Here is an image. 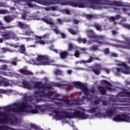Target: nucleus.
<instances>
[{
  "label": "nucleus",
  "instance_id": "nucleus-37",
  "mask_svg": "<svg viewBox=\"0 0 130 130\" xmlns=\"http://www.w3.org/2000/svg\"><path fill=\"white\" fill-rule=\"evenodd\" d=\"M69 32H70V33H77V31L75 30H74L73 28H69Z\"/></svg>",
  "mask_w": 130,
  "mask_h": 130
},
{
  "label": "nucleus",
  "instance_id": "nucleus-8",
  "mask_svg": "<svg viewBox=\"0 0 130 130\" xmlns=\"http://www.w3.org/2000/svg\"><path fill=\"white\" fill-rule=\"evenodd\" d=\"M125 42H121L119 41V44L117 45V47L119 48H123L124 49H130V39L123 37Z\"/></svg>",
  "mask_w": 130,
  "mask_h": 130
},
{
  "label": "nucleus",
  "instance_id": "nucleus-42",
  "mask_svg": "<svg viewBox=\"0 0 130 130\" xmlns=\"http://www.w3.org/2000/svg\"><path fill=\"white\" fill-rule=\"evenodd\" d=\"M50 9L52 11H56L57 10V8L55 6H52Z\"/></svg>",
  "mask_w": 130,
  "mask_h": 130
},
{
  "label": "nucleus",
  "instance_id": "nucleus-57",
  "mask_svg": "<svg viewBox=\"0 0 130 130\" xmlns=\"http://www.w3.org/2000/svg\"><path fill=\"white\" fill-rule=\"evenodd\" d=\"M5 5H4V3L3 2H0V8L1 7H4Z\"/></svg>",
  "mask_w": 130,
  "mask_h": 130
},
{
  "label": "nucleus",
  "instance_id": "nucleus-21",
  "mask_svg": "<svg viewBox=\"0 0 130 130\" xmlns=\"http://www.w3.org/2000/svg\"><path fill=\"white\" fill-rule=\"evenodd\" d=\"M17 25L20 29H27V28H29V25L28 24H25L23 23H22L21 21H18L17 23Z\"/></svg>",
  "mask_w": 130,
  "mask_h": 130
},
{
  "label": "nucleus",
  "instance_id": "nucleus-46",
  "mask_svg": "<svg viewBox=\"0 0 130 130\" xmlns=\"http://www.w3.org/2000/svg\"><path fill=\"white\" fill-rule=\"evenodd\" d=\"M53 30L54 31V32H55V33H60L59 29H58V28H54Z\"/></svg>",
  "mask_w": 130,
  "mask_h": 130
},
{
  "label": "nucleus",
  "instance_id": "nucleus-47",
  "mask_svg": "<svg viewBox=\"0 0 130 130\" xmlns=\"http://www.w3.org/2000/svg\"><path fill=\"white\" fill-rule=\"evenodd\" d=\"M60 35H61L62 38H66V37H67V35L64 33H60Z\"/></svg>",
  "mask_w": 130,
  "mask_h": 130
},
{
  "label": "nucleus",
  "instance_id": "nucleus-29",
  "mask_svg": "<svg viewBox=\"0 0 130 130\" xmlns=\"http://www.w3.org/2000/svg\"><path fill=\"white\" fill-rule=\"evenodd\" d=\"M87 20H92V19H95V15L93 14H87L85 16Z\"/></svg>",
  "mask_w": 130,
  "mask_h": 130
},
{
  "label": "nucleus",
  "instance_id": "nucleus-17",
  "mask_svg": "<svg viewBox=\"0 0 130 130\" xmlns=\"http://www.w3.org/2000/svg\"><path fill=\"white\" fill-rule=\"evenodd\" d=\"M0 75H3L5 77H14V76H16V74L13 73L12 72H7L5 71L0 72Z\"/></svg>",
  "mask_w": 130,
  "mask_h": 130
},
{
  "label": "nucleus",
  "instance_id": "nucleus-10",
  "mask_svg": "<svg viewBox=\"0 0 130 130\" xmlns=\"http://www.w3.org/2000/svg\"><path fill=\"white\" fill-rule=\"evenodd\" d=\"M105 1V5L106 6H115L116 7H124V4L121 1H115L114 2L111 0H103Z\"/></svg>",
  "mask_w": 130,
  "mask_h": 130
},
{
  "label": "nucleus",
  "instance_id": "nucleus-25",
  "mask_svg": "<svg viewBox=\"0 0 130 130\" xmlns=\"http://www.w3.org/2000/svg\"><path fill=\"white\" fill-rule=\"evenodd\" d=\"M93 27L95 28L97 31H102V26L100 23H94L93 24Z\"/></svg>",
  "mask_w": 130,
  "mask_h": 130
},
{
  "label": "nucleus",
  "instance_id": "nucleus-20",
  "mask_svg": "<svg viewBox=\"0 0 130 130\" xmlns=\"http://www.w3.org/2000/svg\"><path fill=\"white\" fill-rule=\"evenodd\" d=\"M18 52L26 55V47H25V45H21L19 46Z\"/></svg>",
  "mask_w": 130,
  "mask_h": 130
},
{
  "label": "nucleus",
  "instance_id": "nucleus-19",
  "mask_svg": "<svg viewBox=\"0 0 130 130\" xmlns=\"http://www.w3.org/2000/svg\"><path fill=\"white\" fill-rule=\"evenodd\" d=\"M18 59L17 58H13L11 59L12 61H10L9 60H5V63H11L12 64V66H17V61H18Z\"/></svg>",
  "mask_w": 130,
  "mask_h": 130
},
{
  "label": "nucleus",
  "instance_id": "nucleus-28",
  "mask_svg": "<svg viewBox=\"0 0 130 130\" xmlns=\"http://www.w3.org/2000/svg\"><path fill=\"white\" fill-rule=\"evenodd\" d=\"M0 70H1V71H10V69L8 68V65L7 64L2 65L0 67Z\"/></svg>",
  "mask_w": 130,
  "mask_h": 130
},
{
  "label": "nucleus",
  "instance_id": "nucleus-5",
  "mask_svg": "<svg viewBox=\"0 0 130 130\" xmlns=\"http://www.w3.org/2000/svg\"><path fill=\"white\" fill-rule=\"evenodd\" d=\"M29 62L31 64H36V66H54V61L52 60L46 56L42 55H39L38 58L35 60L31 59Z\"/></svg>",
  "mask_w": 130,
  "mask_h": 130
},
{
  "label": "nucleus",
  "instance_id": "nucleus-22",
  "mask_svg": "<svg viewBox=\"0 0 130 130\" xmlns=\"http://www.w3.org/2000/svg\"><path fill=\"white\" fill-rule=\"evenodd\" d=\"M8 51L9 52H16L18 51L16 50H11V49L9 48H3L1 49V52H3V53H6V52H8Z\"/></svg>",
  "mask_w": 130,
  "mask_h": 130
},
{
  "label": "nucleus",
  "instance_id": "nucleus-62",
  "mask_svg": "<svg viewBox=\"0 0 130 130\" xmlns=\"http://www.w3.org/2000/svg\"><path fill=\"white\" fill-rule=\"evenodd\" d=\"M5 60L4 59H0V62H4L5 63Z\"/></svg>",
  "mask_w": 130,
  "mask_h": 130
},
{
  "label": "nucleus",
  "instance_id": "nucleus-48",
  "mask_svg": "<svg viewBox=\"0 0 130 130\" xmlns=\"http://www.w3.org/2000/svg\"><path fill=\"white\" fill-rule=\"evenodd\" d=\"M111 56H113L114 57H117L118 56V55L115 53H113L111 54Z\"/></svg>",
  "mask_w": 130,
  "mask_h": 130
},
{
  "label": "nucleus",
  "instance_id": "nucleus-55",
  "mask_svg": "<svg viewBox=\"0 0 130 130\" xmlns=\"http://www.w3.org/2000/svg\"><path fill=\"white\" fill-rule=\"evenodd\" d=\"M103 105H105V106H106L108 105V103L107 102H103Z\"/></svg>",
  "mask_w": 130,
  "mask_h": 130
},
{
  "label": "nucleus",
  "instance_id": "nucleus-49",
  "mask_svg": "<svg viewBox=\"0 0 130 130\" xmlns=\"http://www.w3.org/2000/svg\"><path fill=\"white\" fill-rule=\"evenodd\" d=\"M73 22H74V24H79V23H80V21H79V20H78L77 19H74L73 20Z\"/></svg>",
  "mask_w": 130,
  "mask_h": 130
},
{
  "label": "nucleus",
  "instance_id": "nucleus-58",
  "mask_svg": "<svg viewBox=\"0 0 130 130\" xmlns=\"http://www.w3.org/2000/svg\"><path fill=\"white\" fill-rule=\"evenodd\" d=\"M27 47H36V45H29L27 46Z\"/></svg>",
  "mask_w": 130,
  "mask_h": 130
},
{
  "label": "nucleus",
  "instance_id": "nucleus-59",
  "mask_svg": "<svg viewBox=\"0 0 130 130\" xmlns=\"http://www.w3.org/2000/svg\"><path fill=\"white\" fill-rule=\"evenodd\" d=\"M0 30H5V27L2 25H0Z\"/></svg>",
  "mask_w": 130,
  "mask_h": 130
},
{
  "label": "nucleus",
  "instance_id": "nucleus-24",
  "mask_svg": "<svg viewBox=\"0 0 130 130\" xmlns=\"http://www.w3.org/2000/svg\"><path fill=\"white\" fill-rule=\"evenodd\" d=\"M41 20L42 21L45 22V23H46V24H49V25H54V22H52V20L51 19L47 20V19L43 18H42Z\"/></svg>",
  "mask_w": 130,
  "mask_h": 130
},
{
  "label": "nucleus",
  "instance_id": "nucleus-6",
  "mask_svg": "<svg viewBox=\"0 0 130 130\" xmlns=\"http://www.w3.org/2000/svg\"><path fill=\"white\" fill-rule=\"evenodd\" d=\"M117 66L122 67V68H118L115 69L116 71L115 74L117 76H118L119 73H122L123 74H125V75H128L130 74V67L126 64V63L118 61Z\"/></svg>",
  "mask_w": 130,
  "mask_h": 130
},
{
  "label": "nucleus",
  "instance_id": "nucleus-1",
  "mask_svg": "<svg viewBox=\"0 0 130 130\" xmlns=\"http://www.w3.org/2000/svg\"><path fill=\"white\" fill-rule=\"evenodd\" d=\"M43 80L46 82L42 84L41 81H36L34 82L32 86L29 81L23 80L22 82V86L27 90H36L34 92V98L28 96L27 93L23 95V101L14 103V104L5 106L3 107V109L8 112H15L20 115H26V114H41L45 112V110L53 108V105L50 104H44L42 106L35 105L33 101L35 99L36 102L38 103L42 101L41 97H47L49 99L55 100V98L52 96H56V91L53 89L51 91L52 87H58L63 89L68 86L67 84H60L55 82L48 81V78L45 77Z\"/></svg>",
  "mask_w": 130,
  "mask_h": 130
},
{
  "label": "nucleus",
  "instance_id": "nucleus-51",
  "mask_svg": "<svg viewBox=\"0 0 130 130\" xmlns=\"http://www.w3.org/2000/svg\"><path fill=\"white\" fill-rule=\"evenodd\" d=\"M67 73L69 75H72L73 74V70H68L67 71Z\"/></svg>",
  "mask_w": 130,
  "mask_h": 130
},
{
  "label": "nucleus",
  "instance_id": "nucleus-16",
  "mask_svg": "<svg viewBox=\"0 0 130 130\" xmlns=\"http://www.w3.org/2000/svg\"><path fill=\"white\" fill-rule=\"evenodd\" d=\"M79 50L80 51H81V52H80L79 50H76L75 51V53L74 54V56H75V57H80V54H81V53H85V51L87 50V48H80Z\"/></svg>",
  "mask_w": 130,
  "mask_h": 130
},
{
  "label": "nucleus",
  "instance_id": "nucleus-36",
  "mask_svg": "<svg viewBox=\"0 0 130 130\" xmlns=\"http://www.w3.org/2000/svg\"><path fill=\"white\" fill-rule=\"evenodd\" d=\"M30 127H32V128H35V129H37L38 128V127L34 124H31Z\"/></svg>",
  "mask_w": 130,
  "mask_h": 130
},
{
  "label": "nucleus",
  "instance_id": "nucleus-13",
  "mask_svg": "<svg viewBox=\"0 0 130 130\" xmlns=\"http://www.w3.org/2000/svg\"><path fill=\"white\" fill-rule=\"evenodd\" d=\"M114 87L113 86L108 84L106 86V88L104 86H99L98 89L100 92H101L102 95H104L106 94V90H109V91H113Z\"/></svg>",
  "mask_w": 130,
  "mask_h": 130
},
{
  "label": "nucleus",
  "instance_id": "nucleus-44",
  "mask_svg": "<svg viewBox=\"0 0 130 130\" xmlns=\"http://www.w3.org/2000/svg\"><path fill=\"white\" fill-rule=\"evenodd\" d=\"M104 53L106 54H109V49L107 48V49H106L104 51Z\"/></svg>",
  "mask_w": 130,
  "mask_h": 130
},
{
  "label": "nucleus",
  "instance_id": "nucleus-38",
  "mask_svg": "<svg viewBox=\"0 0 130 130\" xmlns=\"http://www.w3.org/2000/svg\"><path fill=\"white\" fill-rule=\"evenodd\" d=\"M115 17H111L109 18L110 22H114L115 21Z\"/></svg>",
  "mask_w": 130,
  "mask_h": 130
},
{
  "label": "nucleus",
  "instance_id": "nucleus-12",
  "mask_svg": "<svg viewBox=\"0 0 130 130\" xmlns=\"http://www.w3.org/2000/svg\"><path fill=\"white\" fill-rule=\"evenodd\" d=\"M88 38L92 39L93 41L95 42H98L99 44H105L104 43H103L102 39L104 38V36H99L93 35V34H90L88 35Z\"/></svg>",
  "mask_w": 130,
  "mask_h": 130
},
{
  "label": "nucleus",
  "instance_id": "nucleus-31",
  "mask_svg": "<svg viewBox=\"0 0 130 130\" xmlns=\"http://www.w3.org/2000/svg\"><path fill=\"white\" fill-rule=\"evenodd\" d=\"M39 43L40 44H42L43 45H45V42L43 40H40L36 42V44Z\"/></svg>",
  "mask_w": 130,
  "mask_h": 130
},
{
  "label": "nucleus",
  "instance_id": "nucleus-34",
  "mask_svg": "<svg viewBox=\"0 0 130 130\" xmlns=\"http://www.w3.org/2000/svg\"><path fill=\"white\" fill-rule=\"evenodd\" d=\"M74 48V45L72 43H70L69 45V48H68V50L69 51H71V50H72V49H73Z\"/></svg>",
  "mask_w": 130,
  "mask_h": 130
},
{
  "label": "nucleus",
  "instance_id": "nucleus-52",
  "mask_svg": "<svg viewBox=\"0 0 130 130\" xmlns=\"http://www.w3.org/2000/svg\"><path fill=\"white\" fill-rule=\"evenodd\" d=\"M78 42H79V43H82L83 40L82 38H79L77 40Z\"/></svg>",
  "mask_w": 130,
  "mask_h": 130
},
{
  "label": "nucleus",
  "instance_id": "nucleus-7",
  "mask_svg": "<svg viewBox=\"0 0 130 130\" xmlns=\"http://www.w3.org/2000/svg\"><path fill=\"white\" fill-rule=\"evenodd\" d=\"M103 0H85L86 8H91L92 10H96V5H103Z\"/></svg>",
  "mask_w": 130,
  "mask_h": 130
},
{
  "label": "nucleus",
  "instance_id": "nucleus-61",
  "mask_svg": "<svg viewBox=\"0 0 130 130\" xmlns=\"http://www.w3.org/2000/svg\"><path fill=\"white\" fill-rule=\"evenodd\" d=\"M122 11H123V12H124V13H125V12H126V11H127V9L126 8H123Z\"/></svg>",
  "mask_w": 130,
  "mask_h": 130
},
{
  "label": "nucleus",
  "instance_id": "nucleus-33",
  "mask_svg": "<svg viewBox=\"0 0 130 130\" xmlns=\"http://www.w3.org/2000/svg\"><path fill=\"white\" fill-rule=\"evenodd\" d=\"M55 75H62V71L60 70H55L54 71Z\"/></svg>",
  "mask_w": 130,
  "mask_h": 130
},
{
  "label": "nucleus",
  "instance_id": "nucleus-54",
  "mask_svg": "<svg viewBox=\"0 0 130 130\" xmlns=\"http://www.w3.org/2000/svg\"><path fill=\"white\" fill-rule=\"evenodd\" d=\"M82 42L85 44L87 42V39L86 38L82 39Z\"/></svg>",
  "mask_w": 130,
  "mask_h": 130
},
{
  "label": "nucleus",
  "instance_id": "nucleus-2",
  "mask_svg": "<svg viewBox=\"0 0 130 130\" xmlns=\"http://www.w3.org/2000/svg\"><path fill=\"white\" fill-rule=\"evenodd\" d=\"M107 110L106 114L101 113L102 110L100 107L94 106L88 110L86 112L88 113H94L93 116L86 114L85 110L81 107L76 108L74 109H68L63 110H59L56 109L52 111V115L56 120H61L63 123H68V120L65 118H75L77 117L78 119H93L94 117L102 118V117H114L112 118L113 121H116V103L112 104L110 109H105Z\"/></svg>",
  "mask_w": 130,
  "mask_h": 130
},
{
  "label": "nucleus",
  "instance_id": "nucleus-4",
  "mask_svg": "<svg viewBox=\"0 0 130 130\" xmlns=\"http://www.w3.org/2000/svg\"><path fill=\"white\" fill-rule=\"evenodd\" d=\"M53 5H61V6H70L73 8L85 9L87 8L86 0H52Z\"/></svg>",
  "mask_w": 130,
  "mask_h": 130
},
{
  "label": "nucleus",
  "instance_id": "nucleus-23",
  "mask_svg": "<svg viewBox=\"0 0 130 130\" xmlns=\"http://www.w3.org/2000/svg\"><path fill=\"white\" fill-rule=\"evenodd\" d=\"M60 56L62 59H66L67 56H69V53L68 51H63L60 53Z\"/></svg>",
  "mask_w": 130,
  "mask_h": 130
},
{
  "label": "nucleus",
  "instance_id": "nucleus-39",
  "mask_svg": "<svg viewBox=\"0 0 130 130\" xmlns=\"http://www.w3.org/2000/svg\"><path fill=\"white\" fill-rule=\"evenodd\" d=\"M27 6H28V7H29V8H32L33 7H34V6H33L32 3H31V2H27Z\"/></svg>",
  "mask_w": 130,
  "mask_h": 130
},
{
  "label": "nucleus",
  "instance_id": "nucleus-3",
  "mask_svg": "<svg viewBox=\"0 0 130 130\" xmlns=\"http://www.w3.org/2000/svg\"><path fill=\"white\" fill-rule=\"evenodd\" d=\"M74 86L76 87V88H79L86 95L82 96V100H62L61 102H55V103L57 104V105H58V106H61V105H66V106H70L71 105H82V104H85V102H89L91 105H97V104H99L100 102H101V99L94 98V94H95V89L94 88L88 90L87 86L80 82H75ZM60 104H61V105H60Z\"/></svg>",
  "mask_w": 130,
  "mask_h": 130
},
{
  "label": "nucleus",
  "instance_id": "nucleus-27",
  "mask_svg": "<svg viewBox=\"0 0 130 130\" xmlns=\"http://www.w3.org/2000/svg\"><path fill=\"white\" fill-rule=\"evenodd\" d=\"M93 59H94V58L93 57H90L89 58V59L88 60H87V61H86L85 60H82L80 61V63H87L92 62V61H93Z\"/></svg>",
  "mask_w": 130,
  "mask_h": 130
},
{
  "label": "nucleus",
  "instance_id": "nucleus-11",
  "mask_svg": "<svg viewBox=\"0 0 130 130\" xmlns=\"http://www.w3.org/2000/svg\"><path fill=\"white\" fill-rule=\"evenodd\" d=\"M101 70H103L104 72L107 73V74H110V70L107 68H101V64H97L95 65V68L92 71L95 75L99 76L100 73H101Z\"/></svg>",
  "mask_w": 130,
  "mask_h": 130
},
{
  "label": "nucleus",
  "instance_id": "nucleus-26",
  "mask_svg": "<svg viewBox=\"0 0 130 130\" xmlns=\"http://www.w3.org/2000/svg\"><path fill=\"white\" fill-rule=\"evenodd\" d=\"M4 20L6 22V23H11V21H13L14 19H13L11 16H7L4 17Z\"/></svg>",
  "mask_w": 130,
  "mask_h": 130
},
{
  "label": "nucleus",
  "instance_id": "nucleus-64",
  "mask_svg": "<svg viewBox=\"0 0 130 130\" xmlns=\"http://www.w3.org/2000/svg\"><path fill=\"white\" fill-rule=\"evenodd\" d=\"M127 60L128 61V63H130V58H128Z\"/></svg>",
  "mask_w": 130,
  "mask_h": 130
},
{
  "label": "nucleus",
  "instance_id": "nucleus-63",
  "mask_svg": "<svg viewBox=\"0 0 130 130\" xmlns=\"http://www.w3.org/2000/svg\"><path fill=\"white\" fill-rule=\"evenodd\" d=\"M89 33H94V31L93 30H89Z\"/></svg>",
  "mask_w": 130,
  "mask_h": 130
},
{
  "label": "nucleus",
  "instance_id": "nucleus-15",
  "mask_svg": "<svg viewBox=\"0 0 130 130\" xmlns=\"http://www.w3.org/2000/svg\"><path fill=\"white\" fill-rule=\"evenodd\" d=\"M0 86L2 87H10L13 86V83L3 77H0Z\"/></svg>",
  "mask_w": 130,
  "mask_h": 130
},
{
  "label": "nucleus",
  "instance_id": "nucleus-32",
  "mask_svg": "<svg viewBox=\"0 0 130 130\" xmlns=\"http://www.w3.org/2000/svg\"><path fill=\"white\" fill-rule=\"evenodd\" d=\"M8 13V10L6 9H1L0 10V15H5Z\"/></svg>",
  "mask_w": 130,
  "mask_h": 130
},
{
  "label": "nucleus",
  "instance_id": "nucleus-45",
  "mask_svg": "<svg viewBox=\"0 0 130 130\" xmlns=\"http://www.w3.org/2000/svg\"><path fill=\"white\" fill-rule=\"evenodd\" d=\"M120 18H121V17H120V15H117L115 17V19L116 20H119V19H120Z\"/></svg>",
  "mask_w": 130,
  "mask_h": 130
},
{
  "label": "nucleus",
  "instance_id": "nucleus-30",
  "mask_svg": "<svg viewBox=\"0 0 130 130\" xmlns=\"http://www.w3.org/2000/svg\"><path fill=\"white\" fill-rule=\"evenodd\" d=\"M89 50L90 51H96V50H98V46L93 45L89 49Z\"/></svg>",
  "mask_w": 130,
  "mask_h": 130
},
{
  "label": "nucleus",
  "instance_id": "nucleus-43",
  "mask_svg": "<svg viewBox=\"0 0 130 130\" xmlns=\"http://www.w3.org/2000/svg\"><path fill=\"white\" fill-rule=\"evenodd\" d=\"M57 21L59 24H62V23H63V21H62L60 18L57 19Z\"/></svg>",
  "mask_w": 130,
  "mask_h": 130
},
{
  "label": "nucleus",
  "instance_id": "nucleus-35",
  "mask_svg": "<svg viewBox=\"0 0 130 130\" xmlns=\"http://www.w3.org/2000/svg\"><path fill=\"white\" fill-rule=\"evenodd\" d=\"M50 50H53L54 51V52H56V53H57L58 52V50L56 49H53V46H52L51 47H50Z\"/></svg>",
  "mask_w": 130,
  "mask_h": 130
},
{
  "label": "nucleus",
  "instance_id": "nucleus-40",
  "mask_svg": "<svg viewBox=\"0 0 130 130\" xmlns=\"http://www.w3.org/2000/svg\"><path fill=\"white\" fill-rule=\"evenodd\" d=\"M64 12H65L67 15H71V11L68 9H64Z\"/></svg>",
  "mask_w": 130,
  "mask_h": 130
},
{
  "label": "nucleus",
  "instance_id": "nucleus-18",
  "mask_svg": "<svg viewBox=\"0 0 130 130\" xmlns=\"http://www.w3.org/2000/svg\"><path fill=\"white\" fill-rule=\"evenodd\" d=\"M18 72L22 75H33V73L26 69H21L18 70Z\"/></svg>",
  "mask_w": 130,
  "mask_h": 130
},
{
  "label": "nucleus",
  "instance_id": "nucleus-9",
  "mask_svg": "<svg viewBox=\"0 0 130 130\" xmlns=\"http://www.w3.org/2000/svg\"><path fill=\"white\" fill-rule=\"evenodd\" d=\"M22 1H24L25 2H34L35 3H37L40 5L42 6H46L48 7L51 5H53V2L52 0H22Z\"/></svg>",
  "mask_w": 130,
  "mask_h": 130
},
{
  "label": "nucleus",
  "instance_id": "nucleus-14",
  "mask_svg": "<svg viewBox=\"0 0 130 130\" xmlns=\"http://www.w3.org/2000/svg\"><path fill=\"white\" fill-rule=\"evenodd\" d=\"M2 36L3 37L4 39L7 40L8 39H14V40H19V38L16 37L15 34L11 33H4L2 35Z\"/></svg>",
  "mask_w": 130,
  "mask_h": 130
},
{
  "label": "nucleus",
  "instance_id": "nucleus-41",
  "mask_svg": "<svg viewBox=\"0 0 130 130\" xmlns=\"http://www.w3.org/2000/svg\"><path fill=\"white\" fill-rule=\"evenodd\" d=\"M26 18H27V14L23 13L22 15V19H23V20H26Z\"/></svg>",
  "mask_w": 130,
  "mask_h": 130
},
{
  "label": "nucleus",
  "instance_id": "nucleus-56",
  "mask_svg": "<svg viewBox=\"0 0 130 130\" xmlns=\"http://www.w3.org/2000/svg\"><path fill=\"white\" fill-rule=\"evenodd\" d=\"M125 84L127 86V85H129L130 86V82L129 81H125Z\"/></svg>",
  "mask_w": 130,
  "mask_h": 130
},
{
  "label": "nucleus",
  "instance_id": "nucleus-53",
  "mask_svg": "<svg viewBox=\"0 0 130 130\" xmlns=\"http://www.w3.org/2000/svg\"><path fill=\"white\" fill-rule=\"evenodd\" d=\"M44 10H45V11H51V9H50V8H49V7H45L44 8Z\"/></svg>",
  "mask_w": 130,
  "mask_h": 130
},
{
  "label": "nucleus",
  "instance_id": "nucleus-50",
  "mask_svg": "<svg viewBox=\"0 0 130 130\" xmlns=\"http://www.w3.org/2000/svg\"><path fill=\"white\" fill-rule=\"evenodd\" d=\"M14 48H19V45L18 44H13V47Z\"/></svg>",
  "mask_w": 130,
  "mask_h": 130
},
{
  "label": "nucleus",
  "instance_id": "nucleus-60",
  "mask_svg": "<svg viewBox=\"0 0 130 130\" xmlns=\"http://www.w3.org/2000/svg\"><path fill=\"white\" fill-rule=\"evenodd\" d=\"M102 83H104V84H105V85H108V83H107V82H106L105 80L102 81Z\"/></svg>",
  "mask_w": 130,
  "mask_h": 130
}]
</instances>
